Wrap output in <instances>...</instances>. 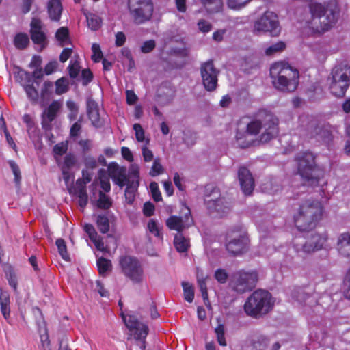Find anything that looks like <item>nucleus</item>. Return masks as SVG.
I'll return each instance as SVG.
<instances>
[{"instance_id": "nucleus-39", "label": "nucleus", "mask_w": 350, "mask_h": 350, "mask_svg": "<svg viewBox=\"0 0 350 350\" xmlns=\"http://www.w3.org/2000/svg\"><path fill=\"white\" fill-rule=\"evenodd\" d=\"M69 31L68 29L65 27L59 28L56 33L55 38L59 42V46H64L68 40Z\"/></svg>"}, {"instance_id": "nucleus-46", "label": "nucleus", "mask_w": 350, "mask_h": 350, "mask_svg": "<svg viewBox=\"0 0 350 350\" xmlns=\"http://www.w3.org/2000/svg\"><path fill=\"white\" fill-rule=\"evenodd\" d=\"M111 205V202L109 196L100 191L98 206L101 208H109Z\"/></svg>"}, {"instance_id": "nucleus-27", "label": "nucleus", "mask_w": 350, "mask_h": 350, "mask_svg": "<svg viewBox=\"0 0 350 350\" xmlns=\"http://www.w3.org/2000/svg\"><path fill=\"white\" fill-rule=\"evenodd\" d=\"M337 249L341 255L346 257H350L349 233H342L338 237Z\"/></svg>"}, {"instance_id": "nucleus-4", "label": "nucleus", "mask_w": 350, "mask_h": 350, "mask_svg": "<svg viewBox=\"0 0 350 350\" xmlns=\"http://www.w3.org/2000/svg\"><path fill=\"white\" fill-rule=\"evenodd\" d=\"M270 76L274 88L283 92H294L299 84L298 70L282 62L271 66Z\"/></svg>"}, {"instance_id": "nucleus-25", "label": "nucleus", "mask_w": 350, "mask_h": 350, "mask_svg": "<svg viewBox=\"0 0 350 350\" xmlns=\"http://www.w3.org/2000/svg\"><path fill=\"white\" fill-rule=\"evenodd\" d=\"M63 7L60 0H50L47 4V12L50 19L59 21L61 18Z\"/></svg>"}, {"instance_id": "nucleus-64", "label": "nucleus", "mask_w": 350, "mask_h": 350, "mask_svg": "<svg viewBox=\"0 0 350 350\" xmlns=\"http://www.w3.org/2000/svg\"><path fill=\"white\" fill-rule=\"evenodd\" d=\"M126 103L129 105H133L137 100V96L132 90H126Z\"/></svg>"}, {"instance_id": "nucleus-62", "label": "nucleus", "mask_w": 350, "mask_h": 350, "mask_svg": "<svg viewBox=\"0 0 350 350\" xmlns=\"http://www.w3.org/2000/svg\"><path fill=\"white\" fill-rule=\"evenodd\" d=\"M79 198V204L83 208L88 203V194L86 191H76Z\"/></svg>"}, {"instance_id": "nucleus-20", "label": "nucleus", "mask_w": 350, "mask_h": 350, "mask_svg": "<svg viewBox=\"0 0 350 350\" xmlns=\"http://www.w3.org/2000/svg\"><path fill=\"white\" fill-rule=\"evenodd\" d=\"M238 178L243 192L245 195H250L254 188V180L250 170L245 167H240Z\"/></svg>"}, {"instance_id": "nucleus-58", "label": "nucleus", "mask_w": 350, "mask_h": 350, "mask_svg": "<svg viewBox=\"0 0 350 350\" xmlns=\"http://www.w3.org/2000/svg\"><path fill=\"white\" fill-rule=\"evenodd\" d=\"M133 129L135 131V137L138 142H144V131L139 124H135L133 125Z\"/></svg>"}, {"instance_id": "nucleus-41", "label": "nucleus", "mask_w": 350, "mask_h": 350, "mask_svg": "<svg viewBox=\"0 0 350 350\" xmlns=\"http://www.w3.org/2000/svg\"><path fill=\"white\" fill-rule=\"evenodd\" d=\"M25 92L31 101L33 103H36L39 99V94L38 90L33 86V84L23 85Z\"/></svg>"}, {"instance_id": "nucleus-31", "label": "nucleus", "mask_w": 350, "mask_h": 350, "mask_svg": "<svg viewBox=\"0 0 350 350\" xmlns=\"http://www.w3.org/2000/svg\"><path fill=\"white\" fill-rule=\"evenodd\" d=\"M206 278H207V276L204 277L202 273H200V271H198V273H197L198 284L200 288L204 304L208 308H211V304H210V302H209V300L208 298V292H207L206 284Z\"/></svg>"}, {"instance_id": "nucleus-13", "label": "nucleus", "mask_w": 350, "mask_h": 350, "mask_svg": "<svg viewBox=\"0 0 350 350\" xmlns=\"http://www.w3.org/2000/svg\"><path fill=\"white\" fill-rule=\"evenodd\" d=\"M219 73V70L215 67L212 60H208L201 64L200 74L202 84L207 91L212 92L216 89Z\"/></svg>"}, {"instance_id": "nucleus-8", "label": "nucleus", "mask_w": 350, "mask_h": 350, "mask_svg": "<svg viewBox=\"0 0 350 350\" xmlns=\"http://www.w3.org/2000/svg\"><path fill=\"white\" fill-rule=\"evenodd\" d=\"M121 271L133 283L140 284L144 278V269L140 262L135 258L125 256L119 260Z\"/></svg>"}, {"instance_id": "nucleus-28", "label": "nucleus", "mask_w": 350, "mask_h": 350, "mask_svg": "<svg viewBox=\"0 0 350 350\" xmlns=\"http://www.w3.org/2000/svg\"><path fill=\"white\" fill-rule=\"evenodd\" d=\"M349 85L350 80H347V81L330 82L329 89L333 95L338 98H342L345 96Z\"/></svg>"}, {"instance_id": "nucleus-48", "label": "nucleus", "mask_w": 350, "mask_h": 350, "mask_svg": "<svg viewBox=\"0 0 350 350\" xmlns=\"http://www.w3.org/2000/svg\"><path fill=\"white\" fill-rule=\"evenodd\" d=\"M8 164L12 171V173L14 174V182L17 185H19L21 180V171H20V169H19L18 165L13 161H9Z\"/></svg>"}, {"instance_id": "nucleus-43", "label": "nucleus", "mask_w": 350, "mask_h": 350, "mask_svg": "<svg viewBox=\"0 0 350 350\" xmlns=\"http://www.w3.org/2000/svg\"><path fill=\"white\" fill-rule=\"evenodd\" d=\"M285 48L286 44L284 42L280 41L267 48L265 50V54L267 55H273L275 53L284 51Z\"/></svg>"}, {"instance_id": "nucleus-21", "label": "nucleus", "mask_w": 350, "mask_h": 350, "mask_svg": "<svg viewBox=\"0 0 350 350\" xmlns=\"http://www.w3.org/2000/svg\"><path fill=\"white\" fill-rule=\"evenodd\" d=\"M107 174L111 178L113 182L121 188L127 183L128 180H131L126 178V169L113 163L109 165Z\"/></svg>"}, {"instance_id": "nucleus-26", "label": "nucleus", "mask_w": 350, "mask_h": 350, "mask_svg": "<svg viewBox=\"0 0 350 350\" xmlns=\"http://www.w3.org/2000/svg\"><path fill=\"white\" fill-rule=\"evenodd\" d=\"M125 189V198L128 203L131 204L135 198V192L139 185L138 173L133 174V178L131 180H128Z\"/></svg>"}, {"instance_id": "nucleus-40", "label": "nucleus", "mask_w": 350, "mask_h": 350, "mask_svg": "<svg viewBox=\"0 0 350 350\" xmlns=\"http://www.w3.org/2000/svg\"><path fill=\"white\" fill-rule=\"evenodd\" d=\"M202 3L212 12H217L220 10L222 7L221 0H201Z\"/></svg>"}, {"instance_id": "nucleus-14", "label": "nucleus", "mask_w": 350, "mask_h": 350, "mask_svg": "<svg viewBox=\"0 0 350 350\" xmlns=\"http://www.w3.org/2000/svg\"><path fill=\"white\" fill-rule=\"evenodd\" d=\"M219 191L214 189L210 196H206L205 203L210 214L222 217L230 211V207L224 204V201L220 198Z\"/></svg>"}, {"instance_id": "nucleus-33", "label": "nucleus", "mask_w": 350, "mask_h": 350, "mask_svg": "<svg viewBox=\"0 0 350 350\" xmlns=\"http://www.w3.org/2000/svg\"><path fill=\"white\" fill-rule=\"evenodd\" d=\"M14 44L16 48L19 50L26 49L29 44V38L27 34L25 33H17L14 37Z\"/></svg>"}, {"instance_id": "nucleus-50", "label": "nucleus", "mask_w": 350, "mask_h": 350, "mask_svg": "<svg viewBox=\"0 0 350 350\" xmlns=\"http://www.w3.org/2000/svg\"><path fill=\"white\" fill-rule=\"evenodd\" d=\"M53 87V84L51 81H45L43 88L41 90L40 97L42 100L47 99L51 94V90Z\"/></svg>"}, {"instance_id": "nucleus-35", "label": "nucleus", "mask_w": 350, "mask_h": 350, "mask_svg": "<svg viewBox=\"0 0 350 350\" xmlns=\"http://www.w3.org/2000/svg\"><path fill=\"white\" fill-rule=\"evenodd\" d=\"M98 177L100 180V187L105 192H109L111 190L109 176L105 170H100L98 173Z\"/></svg>"}, {"instance_id": "nucleus-42", "label": "nucleus", "mask_w": 350, "mask_h": 350, "mask_svg": "<svg viewBox=\"0 0 350 350\" xmlns=\"http://www.w3.org/2000/svg\"><path fill=\"white\" fill-rule=\"evenodd\" d=\"M182 286L183 288L185 299L189 303L192 302L194 298V290L193 286L187 282H183Z\"/></svg>"}, {"instance_id": "nucleus-37", "label": "nucleus", "mask_w": 350, "mask_h": 350, "mask_svg": "<svg viewBox=\"0 0 350 350\" xmlns=\"http://www.w3.org/2000/svg\"><path fill=\"white\" fill-rule=\"evenodd\" d=\"M55 93L58 95L62 94L66 92L69 89V81L68 79L63 77L55 81Z\"/></svg>"}, {"instance_id": "nucleus-34", "label": "nucleus", "mask_w": 350, "mask_h": 350, "mask_svg": "<svg viewBox=\"0 0 350 350\" xmlns=\"http://www.w3.org/2000/svg\"><path fill=\"white\" fill-rule=\"evenodd\" d=\"M86 16L88 27L92 31L98 30L101 25L100 18L92 13H84Z\"/></svg>"}, {"instance_id": "nucleus-44", "label": "nucleus", "mask_w": 350, "mask_h": 350, "mask_svg": "<svg viewBox=\"0 0 350 350\" xmlns=\"http://www.w3.org/2000/svg\"><path fill=\"white\" fill-rule=\"evenodd\" d=\"M56 245L62 258L66 261H69L70 257L67 252L65 241L62 239H58L56 241Z\"/></svg>"}, {"instance_id": "nucleus-29", "label": "nucleus", "mask_w": 350, "mask_h": 350, "mask_svg": "<svg viewBox=\"0 0 350 350\" xmlns=\"http://www.w3.org/2000/svg\"><path fill=\"white\" fill-rule=\"evenodd\" d=\"M147 232L157 238L159 240H163L162 226L155 219H150L147 223Z\"/></svg>"}, {"instance_id": "nucleus-63", "label": "nucleus", "mask_w": 350, "mask_h": 350, "mask_svg": "<svg viewBox=\"0 0 350 350\" xmlns=\"http://www.w3.org/2000/svg\"><path fill=\"white\" fill-rule=\"evenodd\" d=\"M34 0H22L21 12L23 14L28 13L31 8Z\"/></svg>"}, {"instance_id": "nucleus-52", "label": "nucleus", "mask_w": 350, "mask_h": 350, "mask_svg": "<svg viewBox=\"0 0 350 350\" xmlns=\"http://www.w3.org/2000/svg\"><path fill=\"white\" fill-rule=\"evenodd\" d=\"M215 333L217 337V341L221 346H226V342L224 336V327L222 325H219L215 328Z\"/></svg>"}, {"instance_id": "nucleus-24", "label": "nucleus", "mask_w": 350, "mask_h": 350, "mask_svg": "<svg viewBox=\"0 0 350 350\" xmlns=\"http://www.w3.org/2000/svg\"><path fill=\"white\" fill-rule=\"evenodd\" d=\"M331 82L347 81L350 80V67L347 65H340L332 69Z\"/></svg>"}, {"instance_id": "nucleus-7", "label": "nucleus", "mask_w": 350, "mask_h": 350, "mask_svg": "<svg viewBox=\"0 0 350 350\" xmlns=\"http://www.w3.org/2000/svg\"><path fill=\"white\" fill-rule=\"evenodd\" d=\"M129 14L135 25H142L151 20L154 5L152 0H129Z\"/></svg>"}, {"instance_id": "nucleus-49", "label": "nucleus", "mask_w": 350, "mask_h": 350, "mask_svg": "<svg viewBox=\"0 0 350 350\" xmlns=\"http://www.w3.org/2000/svg\"><path fill=\"white\" fill-rule=\"evenodd\" d=\"M252 0H227V5L231 9L238 10L247 5Z\"/></svg>"}, {"instance_id": "nucleus-51", "label": "nucleus", "mask_w": 350, "mask_h": 350, "mask_svg": "<svg viewBox=\"0 0 350 350\" xmlns=\"http://www.w3.org/2000/svg\"><path fill=\"white\" fill-rule=\"evenodd\" d=\"M150 190L151 191L152 196L154 201L159 202L161 200V194L159 191L158 184L157 183L152 182L150 184Z\"/></svg>"}, {"instance_id": "nucleus-45", "label": "nucleus", "mask_w": 350, "mask_h": 350, "mask_svg": "<svg viewBox=\"0 0 350 350\" xmlns=\"http://www.w3.org/2000/svg\"><path fill=\"white\" fill-rule=\"evenodd\" d=\"M79 149L83 152H92L94 150V144L90 139H81L78 142Z\"/></svg>"}, {"instance_id": "nucleus-6", "label": "nucleus", "mask_w": 350, "mask_h": 350, "mask_svg": "<svg viewBox=\"0 0 350 350\" xmlns=\"http://www.w3.org/2000/svg\"><path fill=\"white\" fill-rule=\"evenodd\" d=\"M298 174L304 185L314 186L323 176V171L315 165L314 154H301L297 159Z\"/></svg>"}, {"instance_id": "nucleus-22", "label": "nucleus", "mask_w": 350, "mask_h": 350, "mask_svg": "<svg viewBox=\"0 0 350 350\" xmlns=\"http://www.w3.org/2000/svg\"><path fill=\"white\" fill-rule=\"evenodd\" d=\"M87 113L93 126L99 128L103 125V122L100 118L98 103L91 98L87 100Z\"/></svg>"}, {"instance_id": "nucleus-55", "label": "nucleus", "mask_w": 350, "mask_h": 350, "mask_svg": "<svg viewBox=\"0 0 350 350\" xmlns=\"http://www.w3.org/2000/svg\"><path fill=\"white\" fill-rule=\"evenodd\" d=\"M163 170L164 169L162 165L160 163L159 161L155 160L150 172V174L152 176H155L162 174Z\"/></svg>"}, {"instance_id": "nucleus-12", "label": "nucleus", "mask_w": 350, "mask_h": 350, "mask_svg": "<svg viewBox=\"0 0 350 350\" xmlns=\"http://www.w3.org/2000/svg\"><path fill=\"white\" fill-rule=\"evenodd\" d=\"M55 159L62 170L66 186L71 193L72 192L71 187L74 182V175L70 172V169L76 163L74 154H55Z\"/></svg>"}, {"instance_id": "nucleus-23", "label": "nucleus", "mask_w": 350, "mask_h": 350, "mask_svg": "<svg viewBox=\"0 0 350 350\" xmlns=\"http://www.w3.org/2000/svg\"><path fill=\"white\" fill-rule=\"evenodd\" d=\"M84 230L88 234L90 239L93 242L96 248L101 252H108L107 247L105 245L103 239L99 237L92 224L84 225Z\"/></svg>"}, {"instance_id": "nucleus-17", "label": "nucleus", "mask_w": 350, "mask_h": 350, "mask_svg": "<svg viewBox=\"0 0 350 350\" xmlns=\"http://www.w3.org/2000/svg\"><path fill=\"white\" fill-rule=\"evenodd\" d=\"M184 217L171 216L166 220V226L168 228L173 230L180 232L185 228L190 226L193 224V219L191 217L190 210L185 207Z\"/></svg>"}, {"instance_id": "nucleus-1", "label": "nucleus", "mask_w": 350, "mask_h": 350, "mask_svg": "<svg viewBox=\"0 0 350 350\" xmlns=\"http://www.w3.org/2000/svg\"><path fill=\"white\" fill-rule=\"evenodd\" d=\"M279 133L278 119L266 110L259 111L246 124L245 133L237 132V145L241 148L258 146L269 142Z\"/></svg>"}, {"instance_id": "nucleus-9", "label": "nucleus", "mask_w": 350, "mask_h": 350, "mask_svg": "<svg viewBox=\"0 0 350 350\" xmlns=\"http://www.w3.org/2000/svg\"><path fill=\"white\" fill-rule=\"evenodd\" d=\"M326 241L327 237L325 235L313 234L307 241L301 237H296L293 241V245L295 251L302 256L321 250Z\"/></svg>"}, {"instance_id": "nucleus-18", "label": "nucleus", "mask_w": 350, "mask_h": 350, "mask_svg": "<svg viewBox=\"0 0 350 350\" xmlns=\"http://www.w3.org/2000/svg\"><path fill=\"white\" fill-rule=\"evenodd\" d=\"M30 36L33 42L41 46L44 49L47 45L48 41L45 33L42 30V21L37 18H32L30 23Z\"/></svg>"}, {"instance_id": "nucleus-5", "label": "nucleus", "mask_w": 350, "mask_h": 350, "mask_svg": "<svg viewBox=\"0 0 350 350\" xmlns=\"http://www.w3.org/2000/svg\"><path fill=\"white\" fill-rule=\"evenodd\" d=\"M273 306L274 300L270 293L259 289L247 298L244 304V310L247 315L258 318L267 314Z\"/></svg>"}, {"instance_id": "nucleus-3", "label": "nucleus", "mask_w": 350, "mask_h": 350, "mask_svg": "<svg viewBox=\"0 0 350 350\" xmlns=\"http://www.w3.org/2000/svg\"><path fill=\"white\" fill-rule=\"evenodd\" d=\"M309 8L313 23H317L315 21L319 20V32L329 30L338 20L339 8L336 0H318L310 3Z\"/></svg>"}, {"instance_id": "nucleus-10", "label": "nucleus", "mask_w": 350, "mask_h": 350, "mask_svg": "<svg viewBox=\"0 0 350 350\" xmlns=\"http://www.w3.org/2000/svg\"><path fill=\"white\" fill-rule=\"evenodd\" d=\"M254 30L269 32L272 36H278L280 33L281 27L279 25L278 16L273 12L267 11L254 23Z\"/></svg>"}, {"instance_id": "nucleus-47", "label": "nucleus", "mask_w": 350, "mask_h": 350, "mask_svg": "<svg viewBox=\"0 0 350 350\" xmlns=\"http://www.w3.org/2000/svg\"><path fill=\"white\" fill-rule=\"evenodd\" d=\"M18 77L20 79V82L23 85L30 84L32 82V76L31 73L24 70H20L18 72Z\"/></svg>"}, {"instance_id": "nucleus-30", "label": "nucleus", "mask_w": 350, "mask_h": 350, "mask_svg": "<svg viewBox=\"0 0 350 350\" xmlns=\"http://www.w3.org/2000/svg\"><path fill=\"white\" fill-rule=\"evenodd\" d=\"M10 295L8 293L1 291L0 294L1 312L7 321L9 319L10 314Z\"/></svg>"}, {"instance_id": "nucleus-15", "label": "nucleus", "mask_w": 350, "mask_h": 350, "mask_svg": "<svg viewBox=\"0 0 350 350\" xmlns=\"http://www.w3.org/2000/svg\"><path fill=\"white\" fill-rule=\"evenodd\" d=\"M249 244V239L245 232H233L229 235L226 243L227 250L234 255L244 252Z\"/></svg>"}, {"instance_id": "nucleus-59", "label": "nucleus", "mask_w": 350, "mask_h": 350, "mask_svg": "<svg viewBox=\"0 0 350 350\" xmlns=\"http://www.w3.org/2000/svg\"><path fill=\"white\" fill-rule=\"evenodd\" d=\"M68 141L56 144L53 148V153H66L68 150Z\"/></svg>"}, {"instance_id": "nucleus-2", "label": "nucleus", "mask_w": 350, "mask_h": 350, "mask_svg": "<svg viewBox=\"0 0 350 350\" xmlns=\"http://www.w3.org/2000/svg\"><path fill=\"white\" fill-rule=\"evenodd\" d=\"M327 198L321 193L308 196L299 205L294 215V222L300 231L314 228L321 219L323 213V203Z\"/></svg>"}, {"instance_id": "nucleus-16", "label": "nucleus", "mask_w": 350, "mask_h": 350, "mask_svg": "<svg viewBox=\"0 0 350 350\" xmlns=\"http://www.w3.org/2000/svg\"><path fill=\"white\" fill-rule=\"evenodd\" d=\"M126 326L134 331V336L137 340H144L148 332V326L137 321L136 317L131 314L122 316Z\"/></svg>"}, {"instance_id": "nucleus-56", "label": "nucleus", "mask_w": 350, "mask_h": 350, "mask_svg": "<svg viewBox=\"0 0 350 350\" xmlns=\"http://www.w3.org/2000/svg\"><path fill=\"white\" fill-rule=\"evenodd\" d=\"M156 46L155 41L150 40L143 43L141 46V51L144 53H148L151 52Z\"/></svg>"}, {"instance_id": "nucleus-36", "label": "nucleus", "mask_w": 350, "mask_h": 350, "mask_svg": "<svg viewBox=\"0 0 350 350\" xmlns=\"http://www.w3.org/2000/svg\"><path fill=\"white\" fill-rule=\"evenodd\" d=\"M97 266L100 275L103 276H105L107 273L111 269V261L104 258H99L97 260Z\"/></svg>"}, {"instance_id": "nucleus-54", "label": "nucleus", "mask_w": 350, "mask_h": 350, "mask_svg": "<svg viewBox=\"0 0 350 350\" xmlns=\"http://www.w3.org/2000/svg\"><path fill=\"white\" fill-rule=\"evenodd\" d=\"M80 68L81 67L78 62H75L73 64H70L68 68L70 77L72 79L77 78L79 75Z\"/></svg>"}, {"instance_id": "nucleus-19", "label": "nucleus", "mask_w": 350, "mask_h": 350, "mask_svg": "<svg viewBox=\"0 0 350 350\" xmlns=\"http://www.w3.org/2000/svg\"><path fill=\"white\" fill-rule=\"evenodd\" d=\"M62 107V103L54 100L44 110L42 115V126L45 131H50L52 128L51 122L56 118L57 113Z\"/></svg>"}, {"instance_id": "nucleus-32", "label": "nucleus", "mask_w": 350, "mask_h": 350, "mask_svg": "<svg viewBox=\"0 0 350 350\" xmlns=\"http://www.w3.org/2000/svg\"><path fill=\"white\" fill-rule=\"evenodd\" d=\"M174 244L178 252H186L189 247V241L181 234H176L174 240Z\"/></svg>"}, {"instance_id": "nucleus-60", "label": "nucleus", "mask_w": 350, "mask_h": 350, "mask_svg": "<svg viewBox=\"0 0 350 350\" xmlns=\"http://www.w3.org/2000/svg\"><path fill=\"white\" fill-rule=\"evenodd\" d=\"M215 277L220 283H225L228 278V274L225 270L219 269L215 271Z\"/></svg>"}, {"instance_id": "nucleus-61", "label": "nucleus", "mask_w": 350, "mask_h": 350, "mask_svg": "<svg viewBox=\"0 0 350 350\" xmlns=\"http://www.w3.org/2000/svg\"><path fill=\"white\" fill-rule=\"evenodd\" d=\"M198 25L199 29L204 33L208 32L212 29L211 24L209 22H208L205 20H203V19L200 20L198 21Z\"/></svg>"}, {"instance_id": "nucleus-53", "label": "nucleus", "mask_w": 350, "mask_h": 350, "mask_svg": "<svg viewBox=\"0 0 350 350\" xmlns=\"http://www.w3.org/2000/svg\"><path fill=\"white\" fill-rule=\"evenodd\" d=\"M92 50L93 52V55H92V59L95 62H98L103 58V53L100 50L99 44L96 43H94L92 46Z\"/></svg>"}, {"instance_id": "nucleus-11", "label": "nucleus", "mask_w": 350, "mask_h": 350, "mask_svg": "<svg viewBox=\"0 0 350 350\" xmlns=\"http://www.w3.org/2000/svg\"><path fill=\"white\" fill-rule=\"evenodd\" d=\"M257 280L258 274L256 271H240L233 275L231 284L236 291L244 293L252 289Z\"/></svg>"}, {"instance_id": "nucleus-38", "label": "nucleus", "mask_w": 350, "mask_h": 350, "mask_svg": "<svg viewBox=\"0 0 350 350\" xmlns=\"http://www.w3.org/2000/svg\"><path fill=\"white\" fill-rule=\"evenodd\" d=\"M96 225L100 232L105 234L109 230V219L105 215H99L96 219Z\"/></svg>"}, {"instance_id": "nucleus-57", "label": "nucleus", "mask_w": 350, "mask_h": 350, "mask_svg": "<svg viewBox=\"0 0 350 350\" xmlns=\"http://www.w3.org/2000/svg\"><path fill=\"white\" fill-rule=\"evenodd\" d=\"M81 78L83 85H87L93 79V74L90 69H84L81 72Z\"/></svg>"}]
</instances>
